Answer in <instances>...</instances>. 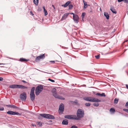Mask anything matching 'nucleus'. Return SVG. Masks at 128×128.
Masks as SVG:
<instances>
[{"label":"nucleus","mask_w":128,"mask_h":128,"mask_svg":"<svg viewBox=\"0 0 128 128\" xmlns=\"http://www.w3.org/2000/svg\"><path fill=\"white\" fill-rule=\"evenodd\" d=\"M84 111L80 109H78L77 111L76 115H75V120H78L83 117L84 115Z\"/></svg>","instance_id":"obj_1"},{"label":"nucleus","mask_w":128,"mask_h":128,"mask_svg":"<svg viewBox=\"0 0 128 128\" xmlns=\"http://www.w3.org/2000/svg\"><path fill=\"white\" fill-rule=\"evenodd\" d=\"M52 92L55 98L61 100H64L65 98L62 96L58 95L56 93V90L55 88H54L52 90Z\"/></svg>","instance_id":"obj_2"},{"label":"nucleus","mask_w":128,"mask_h":128,"mask_svg":"<svg viewBox=\"0 0 128 128\" xmlns=\"http://www.w3.org/2000/svg\"><path fill=\"white\" fill-rule=\"evenodd\" d=\"M43 86L42 85H40L37 86L35 90V94L36 96L38 95L42 91L43 89Z\"/></svg>","instance_id":"obj_3"},{"label":"nucleus","mask_w":128,"mask_h":128,"mask_svg":"<svg viewBox=\"0 0 128 128\" xmlns=\"http://www.w3.org/2000/svg\"><path fill=\"white\" fill-rule=\"evenodd\" d=\"M40 115L45 118L52 119H54V117L53 115L51 114H40Z\"/></svg>","instance_id":"obj_4"},{"label":"nucleus","mask_w":128,"mask_h":128,"mask_svg":"<svg viewBox=\"0 0 128 128\" xmlns=\"http://www.w3.org/2000/svg\"><path fill=\"white\" fill-rule=\"evenodd\" d=\"M64 106L63 104H61L59 106L58 112L60 114H62L64 111Z\"/></svg>","instance_id":"obj_5"},{"label":"nucleus","mask_w":128,"mask_h":128,"mask_svg":"<svg viewBox=\"0 0 128 128\" xmlns=\"http://www.w3.org/2000/svg\"><path fill=\"white\" fill-rule=\"evenodd\" d=\"M6 113L10 115H17L18 116H20L21 115V114L18 112H13L12 111H8Z\"/></svg>","instance_id":"obj_6"},{"label":"nucleus","mask_w":128,"mask_h":128,"mask_svg":"<svg viewBox=\"0 0 128 128\" xmlns=\"http://www.w3.org/2000/svg\"><path fill=\"white\" fill-rule=\"evenodd\" d=\"M26 94L25 92H23L21 94L20 96V98L22 100H26Z\"/></svg>","instance_id":"obj_7"},{"label":"nucleus","mask_w":128,"mask_h":128,"mask_svg":"<svg viewBox=\"0 0 128 128\" xmlns=\"http://www.w3.org/2000/svg\"><path fill=\"white\" fill-rule=\"evenodd\" d=\"M73 20L74 22L78 23L79 22V18L78 15L76 14L73 16Z\"/></svg>","instance_id":"obj_8"},{"label":"nucleus","mask_w":128,"mask_h":128,"mask_svg":"<svg viewBox=\"0 0 128 128\" xmlns=\"http://www.w3.org/2000/svg\"><path fill=\"white\" fill-rule=\"evenodd\" d=\"M75 115H66L64 116V118L70 119L75 120Z\"/></svg>","instance_id":"obj_9"},{"label":"nucleus","mask_w":128,"mask_h":128,"mask_svg":"<svg viewBox=\"0 0 128 128\" xmlns=\"http://www.w3.org/2000/svg\"><path fill=\"white\" fill-rule=\"evenodd\" d=\"M101 102L100 100L95 98H94L92 97L91 102Z\"/></svg>","instance_id":"obj_10"},{"label":"nucleus","mask_w":128,"mask_h":128,"mask_svg":"<svg viewBox=\"0 0 128 128\" xmlns=\"http://www.w3.org/2000/svg\"><path fill=\"white\" fill-rule=\"evenodd\" d=\"M110 10L114 14H116L117 13L116 11V10L114 9V7L112 6H110Z\"/></svg>","instance_id":"obj_11"},{"label":"nucleus","mask_w":128,"mask_h":128,"mask_svg":"<svg viewBox=\"0 0 128 128\" xmlns=\"http://www.w3.org/2000/svg\"><path fill=\"white\" fill-rule=\"evenodd\" d=\"M69 13H66L64 14L62 16V18L61 19L62 20H63L65 19L68 16Z\"/></svg>","instance_id":"obj_12"},{"label":"nucleus","mask_w":128,"mask_h":128,"mask_svg":"<svg viewBox=\"0 0 128 128\" xmlns=\"http://www.w3.org/2000/svg\"><path fill=\"white\" fill-rule=\"evenodd\" d=\"M18 85L17 84H12L10 85L9 87L10 88H18Z\"/></svg>","instance_id":"obj_13"},{"label":"nucleus","mask_w":128,"mask_h":128,"mask_svg":"<svg viewBox=\"0 0 128 128\" xmlns=\"http://www.w3.org/2000/svg\"><path fill=\"white\" fill-rule=\"evenodd\" d=\"M30 97L31 100L32 101H33L35 99V95L34 94H30Z\"/></svg>","instance_id":"obj_14"},{"label":"nucleus","mask_w":128,"mask_h":128,"mask_svg":"<svg viewBox=\"0 0 128 128\" xmlns=\"http://www.w3.org/2000/svg\"><path fill=\"white\" fill-rule=\"evenodd\" d=\"M6 106H8L9 107H10L11 108H18V107L14 106V105L12 104H8Z\"/></svg>","instance_id":"obj_15"},{"label":"nucleus","mask_w":128,"mask_h":128,"mask_svg":"<svg viewBox=\"0 0 128 128\" xmlns=\"http://www.w3.org/2000/svg\"><path fill=\"white\" fill-rule=\"evenodd\" d=\"M96 96H104L105 97L106 95L104 93H102V94H100L99 93H97L96 94Z\"/></svg>","instance_id":"obj_16"},{"label":"nucleus","mask_w":128,"mask_h":128,"mask_svg":"<svg viewBox=\"0 0 128 128\" xmlns=\"http://www.w3.org/2000/svg\"><path fill=\"white\" fill-rule=\"evenodd\" d=\"M92 97H86L84 98V99L86 101L91 102Z\"/></svg>","instance_id":"obj_17"},{"label":"nucleus","mask_w":128,"mask_h":128,"mask_svg":"<svg viewBox=\"0 0 128 128\" xmlns=\"http://www.w3.org/2000/svg\"><path fill=\"white\" fill-rule=\"evenodd\" d=\"M29 60L28 59H26L23 58H20L19 61L22 62H27Z\"/></svg>","instance_id":"obj_18"},{"label":"nucleus","mask_w":128,"mask_h":128,"mask_svg":"<svg viewBox=\"0 0 128 128\" xmlns=\"http://www.w3.org/2000/svg\"><path fill=\"white\" fill-rule=\"evenodd\" d=\"M62 124L63 125H67L68 124V120L66 119L62 121Z\"/></svg>","instance_id":"obj_19"},{"label":"nucleus","mask_w":128,"mask_h":128,"mask_svg":"<svg viewBox=\"0 0 128 128\" xmlns=\"http://www.w3.org/2000/svg\"><path fill=\"white\" fill-rule=\"evenodd\" d=\"M18 88H20V89H24L25 88H27V87L24 86L23 85H18Z\"/></svg>","instance_id":"obj_20"},{"label":"nucleus","mask_w":128,"mask_h":128,"mask_svg":"<svg viewBox=\"0 0 128 128\" xmlns=\"http://www.w3.org/2000/svg\"><path fill=\"white\" fill-rule=\"evenodd\" d=\"M104 14L107 19L108 20L109 19V16L108 13L104 12Z\"/></svg>","instance_id":"obj_21"},{"label":"nucleus","mask_w":128,"mask_h":128,"mask_svg":"<svg viewBox=\"0 0 128 128\" xmlns=\"http://www.w3.org/2000/svg\"><path fill=\"white\" fill-rule=\"evenodd\" d=\"M38 56L40 59H44L45 58V56L44 54H41L39 56Z\"/></svg>","instance_id":"obj_22"},{"label":"nucleus","mask_w":128,"mask_h":128,"mask_svg":"<svg viewBox=\"0 0 128 128\" xmlns=\"http://www.w3.org/2000/svg\"><path fill=\"white\" fill-rule=\"evenodd\" d=\"M35 89V88L34 87H32L31 90L30 94H34Z\"/></svg>","instance_id":"obj_23"},{"label":"nucleus","mask_w":128,"mask_h":128,"mask_svg":"<svg viewBox=\"0 0 128 128\" xmlns=\"http://www.w3.org/2000/svg\"><path fill=\"white\" fill-rule=\"evenodd\" d=\"M83 0V2L84 3V8H86L88 6L86 2H85L84 0Z\"/></svg>","instance_id":"obj_24"},{"label":"nucleus","mask_w":128,"mask_h":128,"mask_svg":"<svg viewBox=\"0 0 128 128\" xmlns=\"http://www.w3.org/2000/svg\"><path fill=\"white\" fill-rule=\"evenodd\" d=\"M39 0H33L34 4L36 5H38V2Z\"/></svg>","instance_id":"obj_25"},{"label":"nucleus","mask_w":128,"mask_h":128,"mask_svg":"<svg viewBox=\"0 0 128 128\" xmlns=\"http://www.w3.org/2000/svg\"><path fill=\"white\" fill-rule=\"evenodd\" d=\"M118 99L116 98H115L114 100V103L115 104H117L118 101Z\"/></svg>","instance_id":"obj_26"},{"label":"nucleus","mask_w":128,"mask_h":128,"mask_svg":"<svg viewBox=\"0 0 128 128\" xmlns=\"http://www.w3.org/2000/svg\"><path fill=\"white\" fill-rule=\"evenodd\" d=\"M110 111L111 112L114 113L115 112V110L114 108H111L110 109Z\"/></svg>","instance_id":"obj_27"},{"label":"nucleus","mask_w":128,"mask_h":128,"mask_svg":"<svg viewBox=\"0 0 128 128\" xmlns=\"http://www.w3.org/2000/svg\"><path fill=\"white\" fill-rule=\"evenodd\" d=\"M44 16H46L48 14L47 12V11L46 9H44Z\"/></svg>","instance_id":"obj_28"},{"label":"nucleus","mask_w":128,"mask_h":128,"mask_svg":"<svg viewBox=\"0 0 128 128\" xmlns=\"http://www.w3.org/2000/svg\"><path fill=\"white\" fill-rule=\"evenodd\" d=\"M40 58L39 57V56H37L36 58L35 59V60L36 61H37L40 60Z\"/></svg>","instance_id":"obj_29"},{"label":"nucleus","mask_w":128,"mask_h":128,"mask_svg":"<svg viewBox=\"0 0 128 128\" xmlns=\"http://www.w3.org/2000/svg\"><path fill=\"white\" fill-rule=\"evenodd\" d=\"M93 105L94 106H99V104L98 103H94L93 104Z\"/></svg>","instance_id":"obj_30"},{"label":"nucleus","mask_w":128,"mask_h":128,"mask_svg":"<svg viewBox=\"0 0 128 128\" xmlns=\"http://www.w3.org/2000/svg\"><path fill=\"white\" fill-rule=\"evenodd\" d=\"M85 104L86 106H90V103H86Z\"/></svg>","instance_id":"obj_31"},{"label":"nucleus","mask_w":128,"mask_h":128,"mask_svg":"<svg viewBox=\"0 0 128 128\" xmlns=\"http://www.w3.org/2000/svg\"><path fill=\"white\" fill-rule=\"evenodd\" d=\"M86 14V13L85 12H83L82 13V19H83L84 18V17L85 16V15Z\"/></svg>","instance_id":"obj_32"},{"label":"nucleus","mask_w":128,"mask_h":128,"mask_svg":"<svg viewBox=\"0 0 128 128\" xmlns=\"http://www.w3.org/2000/svg\"><path fill=\"white\" fill-rule=\"evenodd\" d=\"M124 2H126L127 3L128 2V1H126V0H118V2H121L122 1H124Z\"/></svg>","instance_id":"obj_33"},{"label":"nucleus","mask_w":128,"mask_h":128,"mask_svg":"<svg viewBox=\"0 0 128 128\" xmlns=\"http://www.w3.org/2000/svg\"><path fill=\"white\" fill-rule=\"evenodd\" d=\"M123 110L127 112L128 113V109L126 108H124L123 109Z\"/></svg>","instance_id":"obj_34"},{"label":"nucleus","mask_w":128,"mask_h":128,"mask_svg":"<svg viewBox=\"0 0 128 128\" xmlns=\"http://www.w3.org/2000/svg\"><path fill=\"white\" fill-rule=\"evenodd\" d=\"M73 6L72 5H69L68 9H70L73 7Z\"/></svg>","instance_id":"obj_35"},{"label":"nucleus","mask_w":128,"mask_h":128,"mask_svg":"<svg viewBox=\"0 0 128 128\" xmlns=\"http://www.w3.org/2000/svg\"><path fill=\"white\" fill-rule=\"evenodd\" d=\"M95 57L97 59H98L100 57V56L99 55L96 56Z\"/></svg>","instance_id":"obj_36"},{"label":"nucleus","mask_w":128,"mask_h":128,"mask_svg":"<svg viewBox=\"0 0 128 128\" xmlns=\"http://www.w3.org/2000/svg\"><path fill=\"white\" fill-rule=\"evenodd\" d=\"M78 128L77 126L75 125L72 126L70 128Z\"/></svg>","instance_id":"obj_37"},{"label":"nucleus","mask_w":128,"mask_h":128,"mask_svg":"<svg viewBox=\"0 0 128 128\" xmlns=\"http://www.w3.org/2000/svg\"><path fill=\"white\" fill-rule=\"evenodd\" d=\"M68 6V5L66 3L65 4H64L62 5V6H64V7H66Z\"/></svg>","instance_id":"obj_38"},{"label":"nucleus","mask_w":128,"mask_h":128,"mask_svg":"<svg viewBox=\"0 0 128 128\" xmlns=\"http://www.w3.org/2000/svg\"><path fill=\"white\" fill-rule=\"evenodd\" d=\"M48 80H49V81H51V82H55V81H54V80L51 79H50V78H49L48 79Z\"/></svg>","instance_id":"obj_39"},{"label":"nucleus","mask_w":128,"mask_h":128,"mask_svg":"<svg viewBox=\"0 0 128 128\" xmlns=\"http://www.w3.org/2000/svg\"><path fill=\"white\" fill-rule=\"evenodd\" d=\"M4 110V108L3 107H0V110L3 111Z\"/></svg>","instance_id":"obj_40"},{"label":"nucleus","mask_w":128,"mask_h":128,"mask_svg":"<svg viewBox=\"0 0 128 128\" xmlns=\"http://www.w3.org/2000/svg\"><path fill=\"white\" fill-rule=\"evenodd\" d=\"M38 124L40 126H42V124L40 122H38Z\"/></svg>","instance_id":"obj_41"},{"label":"nucleus","mask_w":128,"mask_h":128,"mask_svg":"<svg viewBox=\"0 0 128 128\" xmlns=\"http://www.w3.org/2000/svg\"><path fill=\"white\" fill-rule=\"evenodd\" d=\"M66 3L68 6L70 3V1H68Z\"/></svg>","instance_id":"obj_42"},{"label":"nucleus","mask_w":128,"mask_h":128,"mask_svg":"<svg viewBox=\"0 0 128 128\" xmlns=\"http://www.w3.org/2000/svg\"><path fill=\"white\" fill-rule=\"evenodd\" d=\"M126 106H128V101L125 104Z\"/></svg>","instance_id":"obj_43"},{"label":"nucleus","mask_w":128,"mask_h":128,"mask_svg":"<svg viewBox=\"0 0 128 128\" xmlns=\"http://www.w3.org/2000/svg\"><path fill=\"white\" fill-rule=\"evenodd\" d=\"M3 78H2L0 77V81H2L3 80Z\"/></svg>","instance_id":"obj_44"},{"label":"nucleus","mask_w":128,"mask_h":128,"mask_svg":"<svg viewBox=\"0 0 128 128\" xmlns=\"http://www.w3.org/2000/svg\"><path fill=\"white\" fill-rule=\"evenodd\" d=\"M69 13V14H73V16L74 15H76V14H74L73 12H71V13Z\"/></svg>","instance_id":"obj_45"},{"label":"nucleus","mask_w":128,"mask_h":128,"mask_svg":"<svg viewBox=\"0 0 128 128\" xmlns=\"http://www.w3.org/2000/svg\"><path fill=\"white\" fill-rule=\"evenodd\" d=\"M50 62H52L53 64L55 62L53 60L50 61Z\"/></svg>","instance_id":"obj_46"},{"label":"nucleus","mask_w":128,"mask_h":128,"mask_svg":"<svg viewBox=\"0 0 128 128\" xmlns=\"http://www.w3.org/2000/svg\"><path fill=\"white\" fill-rule=\"evenodd\" d=\"M32 125L33 126H36V125L34 124H32Z\"/></svg>","instance_id":"obj_47"},{"label":"nucleus","mask_w":128,"mask_h":128,"mask_svg":"<svg viewBox=\"0 0 128 128\" xmlns=\"http://www.w3.org/2000/svg\"><path fill=\"white\" fill-rule=\"evenodd\" d=\"M22 82H24V83H26V82L25 81V80H22Z\"/></svg>","instance_id":"obj_48"},{"label":"nucleus","mask_w":128,"mask_h":128,"mask_svg":"<svg viewBox=\"0 0 128 128\" xmlns=\"http://www.w3.org/2000/svg\"><path fill=\"white\" fill-rule=\"evenodd\" d=\"M52 6L53 7V8H54V9H55V6H54V5H52Z\"/></svg>","instance_id":"obj_49"},{"label":"nucleus","mask_w":128,"mask_h":128,"mask_svg":"<svg viewBox=\"0 0 128 128\" xmlns=\"http://www.w3.org/2000/svg\"><path fill=\"white\" fill-rule=\"evenodd\" d=\"M128 40H125V41H124V42H123V43H124V42H127L128 41Z\"/></svg>","instance_id":"obj_50"},{"label":"nucleus","mask_w":128,"mask_h":128,"mask_svg":"<svg viewBox=\"0 0 128 128\" xmlns=\"http://www.w3.org/2000/svg\"><path fill=\"white\" fill-rule=\"evenodd\" d=\"M126 88L128 89V85L127 84H126Z\"/></svg>","instance_id":"obj_51"},{"label":"nucleus","mask_w":128,"mask_h":128,"mask_svg":"<svg viewBox=\"0 0 128 128\" xmlns=\"http://www.w3.org/2000/svg\"><path fill=\"white\" fill-rule=\"evenodd\" d=\"M42 7H43V8L44 9H44H45V8L44 6H43Z\"/></svg>","instance_id":"obj_52"},{"label":"nucleus","mask_w":128,"mask_h":128,"mask_svg":"<svg viewBox=\"0 0 128 128\" xmlns=\"http://www.w3.org/2000/svg\"><path fill=\"white\" fill-rule=\"evenodd\" d=\"M4 64L0 63V65H2V64Z\"/></svg>","instance_id":"obj_53"},{"label":"nucleus","mask_w":128,"mask_h":128,"mask_svg":"<svg viewBox=\"0 0 128 128\" xmlns=\"http://www.w3.org/2000/svg\"><path fill=\"white\" fill-rule=\"evenodd\" d=\"M30 13H32V15H34V14H32V12H31V11L30 12Z\"/></svg>","instance_id":"obj_54"},{"label":"nucleus","mask_w":128,"mask_h":128,"mask_svg":"<svg viewBox=\"0 0 128 128\" xmlns=\"http://www.w3.org/2000/svg\"><path fill=\"white\" fill-rule=\"evenodd\" d=\"M40 116H38V119H40Z\"/></svg>","instance_id":"obj_55"},{"label":"nucleus","mask_w":128,"mask_h":128,"mask_svg":"<svg viewBox=\"0 0 128 128\" xmlns=\"http://www.w3.org/2000/svg\"><path fill=\"white\" fill-rule=\"evenodd\" d=\"M45 72V73H46V72Z\"/></svg>","instance_id":"obj_56"},{"label":"nucleus","mask_w":128,"mask_h":128,"mask_svg":"<svg viewBox=\"0 0 128 128\" xmlns=\"http://www.w3.org/2000/svg\"><path fill=\"white\" fill-rule=\"evenodd\" d=\"M100 10H101V8H100Z\"/></svg>","instance_id":"obj_57"},{"label":"nucleus","mask_w":128,"mask_h":128,"mask_svg":"<svg viewBox=\"0 0 128 128\" xmlns=\"http://www.w3.org/2000/svg\"><path fill=\"white\" fill-rule=\"evenodd\" d=\"M9 58L10 59H11V58Z\"/></svg>","instance_id":"obj_58"}]
</instances>
